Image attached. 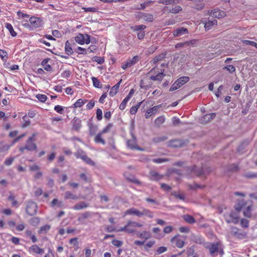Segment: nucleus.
I'll return each instance as SVG.
<instances>
[{"instance_id":"obj_1","label":"nucleus","mask_w":257,"mask_h":257,"mask_svg":"<svg viewBox=\"0 0 257 257\" xmlns=\"http://www.w3.org/2000/svg\"><path fill=\"white\" fill-rule=\"evenodd\" d=\"M188 171L190 173H194L197 176H200L204 175L206 173H209L210 171V168H197L196 166H194L192 167H189Z\"/></svg>"},{"instance_id":"obj_2","label":"nucleus","mask_w":257,"mask_h":257,"mask_svg":"<svg viewBox=\"0 0 257 257\" xmlns=\"http://www.w3.org/2000/svg\"><path fill=\"white\" fill-rule=\"evenodd\" d=\"M75 156L77 158H81L87 164L92 166L95 165V163L92 161L86 154V153L81 149H78L74 154Z\"/></svg>"},{"instance_id":"obj_3","label":"nucleus","mask_w":257,"mask_h":257,"mask_svg":"<svg viewBox=\"0 0 257 257\" xmlns=\"http://www.w3.org/2000/svg\"><path fill=\"white\" fill-rule=\"evenodd\" d=\"M189 80V78L187 76H182L178 79L172 85L170 89V91H173L180 88L182 85L187 83Z\"/></svg>"},{"instance_id":"obj_4","label":"nucleus","mask_w":257,"mask_h":257,"mask_svg":"<svg viewBox=\"0 0 257 257\" xmlns=\"http://www.w3.org/2000/svg\"><path fill=\"white\" fill-rule=\"evenodd\" d=\"M37 210V204L31 200L27 202L26 211L27 213L30 216L36 214Z\"/></svg>"},{"instance_id":"obj_5","label":"nucleus","mask_w":257,"mask_h":257,"mask_svg":"<svg viewBox=\"0 0 257 257\" xmlns=\"http://www.w3.org/2000/svg\"><path fill=\"white\" fill-rule=\"evenodd\" d=\"M35 134H33L32 136L29 138L26 142V144L25 146V148L29 151H32L36 150L37 147L36 144L35 143L36 141L35 139Z\"/></svg>"},{"instance_id":"obj_6","label":"nucleus","mask_w":257,"mask_h":257,"mask_svg":"<svg viewBox=\"0 0 257 257\" xmlns=\"http://www.w3.org/2000/svg\"><path fill=\"white\" fill-rule=\"evenodd\" d=\"M226 221L228 223H233L236 224L238 222L239 218L237 214L233 211H231L229 214L225 215Z\"/></svg>"},{"instance_id":"obj_7","label":"nucleus","mask_w":257,"mask_h":257,"mask_svg":"<svg viewBox=\"0 0 257 257\" xmlns=\"http://www.w3.org/2000/svg\"><path fill=\"white\" fill-rule=\"evenodd\" d=\"M230 234L239 239L246 238V233L244 232L239 231V229L236 227L232 228Z\"/></svg>"},{"instance_id":"obj_8","label":"nucleus","mask_w":257,"mask_h":257,"mask_svg":"<svg viewBox=\"0 0 257 257\" xmlns=\"http://www.w3.org/2000/svg\"><path fill=\"white\" fill-rule=\"evenodd\" d=\"M188 143L187 141L182 140H173L169 143V145L173 148L182 147L186 145Z\"/></svg>"},{"instance_id":"obj_9","label":"nucleus","mask_w":257,"mask_h":257,"mask_svg":"<svg viewBox=\"0 0 257 257\" xmlns=\"http://www.w3.org/2000/svg\"><path fill=\"white\" fill-rule=\"evenodd\" d=\"M208 14L212 16L213 18L220 19L225 16V12L220 10L215 9L208 11Z\"/></svg>"},{"instance_id":"obj_10","label":"nucleus","mask_w":257,"mask_h":257,"mask_svg":"<svg viewBox=\"0 0 257 257\" xmlns=\"http://www.w3.org/2000/svg\"><path fill=\"white\" fill-rule=\"evenodd\" d=\"M179 234L174 236L171 238V242L175 244V246L177 247L182 248L184 245L185 242L183 240L179 238Z\"/></svg>"},{"instance_id":"obj_11","label":"nucleus","mask_w":257,"mask_h":257,"mask_svg":"<svg viewBox=\"0 0 257 257\" xmlns=\"http://www.w3.org/2000/svg\"><path fill=\"white\" fill-rule=\"evenodd\" d=\"M197 43V40H192L183 43H179L175 45L176 48H186L190 46H194Z\"/></svg>"},{"instance_id":"obj_12","label":"nucleus","mask_w":257,"mask_h":257,"mask_svg":"<svg viewBox=\"0 0 257 257\" xmlns=\"http://www.w3.org/2000/svg\"><path fill=\"white\" fill-rule=\"evenodd\" d=\"M29 22L35 28H39L43 24L42 20L39 18L35 17H31L29 19Z\"/></svg>"},{"instance_id":"obj_13","label":"nucleus","mask_w":257,"mask_h":257,"mask_svg":"<svg viewBox=\"0 0 257 257\" xmlns=\"http://www.w3.org/2000/svg\"><path fill=\"white\" fill-rule=\"evenodd\" d=\"M150 179L154 181H158L163 178V176L159 174L155 171L152 170L150 172Z\"/></svg>"},{"instance_id":"obj_14","label":"nucleus","mask_w":257,"mask_h":257,"mask_svg":"<svg viewBox=\"0 0 257 257\" xmlns=\"http://www.w3.org/2000/svg\"><path fill=\"white\" fill-rule=\"evenodd\" d=\"M190 239L197 244H201L203 242L202 237L199 234H192L190 236Z\"/></svg>"},{"instance_id":"obj_15","label":"nucleus","mask_w":257,"mask_h":257,"mask_svg":"<svg viewBox=\"0 0 257 257\" xmlns=\"http://www.w3.org/2000/svg\"><path fill=\"white\" fill-rule=\"evenodd\" d=\"M217 25V20L214 18L209 19L207 22L205 23L204 27L206 30H209L211 29L212 27Z\"/></svg>"},{"instance_id":"obj_16","label":"nucleus","mask_w":257,"mask_h":257,"mask_svg":"<svg viewBox=\"0 0 257 257\" xmlns=\"http://www.w3.org/2000/svg\"><path fill=\"white\" fill-rule=\"evenodd\" d=\"M188 29L184 28H178L174 32V36L175 37H179L184 34H188Z\"/></svg>"},{"instance_id":"obj_17","label":"nucleus","mask_w":257,"mask_h":257,"mask_svg":"<svg viewBox=\"0 0 257 257\" xmlns=\"http://www.w3.org/2000/svg\"><path fill=\"white\" fill-rule=\"evenodd\" d=\"M124 214L125 215H135L138 217H141V211L138 210V209L135 208H131L129 209H127L125 212Z\"/></svg>"},{"instance_id":"obj_18","label":"nucleus","mask_w":257,"mask_h":257,"mask_svg":"<svg viewBox=\"0 0 257 257\" xmlns=\"http://www.w3.org/2000/svg\"><path fill=\"white\" fill-rule=\"evenodd\" d=\"M127 146L131 149L143 150V149L137 146L136 139L134 138L133 139L128 140L127 141Z\"/></svg>"},{"instance_id":"obj_19","label":"nucleus","mask_w":257,"mask_h":257,"mask_svg":"<svg viewBox=\"0 0 257 257\" xmlns=\"http://www.w3.org/2000/svg\"><path fill=\"white\" fill-rule=\"evenodd\" d=\"M165 71V70L163 69H161V72L159 73L158 75H152L150 77V79L152 80H154V81H156V80H159V81H161L163 77L165 76V74H164V72Z\"/></svg>"},{"instance_id":"obj_20","label":"nucleus","mask_w":257,"mask_h":257,"mask_svg":"<svg viewBox=\"0 0 257 257\" xmlns=\"http://www.w3.org/2000/svg\"><path fill=\"white\" fill-rule=\"evenodd\" d=\"M211 254L217 252L219 249V244L218 242L213 243L208 247Z\"/></svg>"},{"instance_id":"obj_21","label":"nucleus","mask_w":257,"mask_h":257,"mask_svg":"<svg viewBox=\"0 0 257 257\" xmlns=\"http://www.w3.org/2000/svg\"><path fill=\"white\" fill-rule=\"evenodd\" d=\"M88 206V204L84 201L80 202V203L75 205L73 207V209L76 210H81L86 208Z\"/></svg>"},{"instance_id":"obj_22","label":"nucleus","mask_w":257,"mask_h":257,"mask_svg":"<svg viewBox=\"0 0 257 257\" xmlns=\"http://www.w3.org/2000/svg\"><path fill=\"white\" fill-rule=\"evenodd\" d=\"M166 53H161L160 54H159V55L156 56L152 61H151V63H152L153 64H156L157 63H158V62L159 61H161L162 60H163L165 57H166Z\"/></svg>"},{"instance_id":"obj_23","label":"nucleus","mask_w":257,"mask_h":257,"mask_svg":"<svg viewBox=\"0 0 257 257\" xmlns=\"http://www.w3.org/2000/svg\"><path fill=\"white\" fill-rule=\"evenodd\" d=\"M30 250L36 253L40 254L43 253L44 252V249L40 248L38 245L35 244L33 245L32 246H31L30 248Z\"/></svg>"},{"instance_id":"obj_24","label":"nucleus","mask_w":257,"mask_h":257,"mask_svg":"<svg viewBox=\"0 0 257 257\" xmlns=\"http://www.w3.org/2000/svg\"><path fill=\"white\" fill-rule=\"evenodd\" d=\"M117 232L125 231L128 233H132L135 232V230L134 229L129 227L128 223L127 222L125 226L119 228L117 230Z\"/></svg>"},{"instance_id":"obj_25","label":"nucleus","mask_w":257,"mask_h":257,"mask_svg":"<svg viewBox=\"0 0 257 257\" xmlns=\"http://www.w3.org/2000/svg\"><path fill=\"white\" fill-rule=\"evenodd\" d=\"M121 82V80H120L117 83H116L111 88V90L109 92L110 96L112 97L114 96L116 94Z\"/></svg>"},{"instance_id":"obj_26","label":"nucleus","mask_w":257,"mask_h":257,"mask_svg":"<svg viewBox=\"0 0 257 257\" xmlns=\"http://www.w3.org/2000/svg\"><path fill=\"white\" fill-rule=\"evenodd\" d=\"M92 213L89 211L85 212L84 213L81 214V215L78 218V221L82 222L84 220L87 219L91 216Z\"/></svg>"},{"instance_id":"obj_27","label":"nucleus","mask_w":257,"mask_h":257,"mask_svg":"<svg viewBox=\"0 0 257 257\" xmlns=\"http://www.w3.org/2000/svg\"><path fill=\"white\" fill-rule=\"evenodd\" d=\"M73 129L78 131L81 127V121L78 119H75L73 120Z\"/></svg>"},{"instance_id":"obj_28","label":"nucleus","mask_w":257,"mask_h":257,"mask_svg":"<svg viewBox=\"0 0 257 257\" xmlns=\"http://www.w3.org/2000/svg\"><path fill=\"white\" fill-rule=\"evenodd\" d=\"M50 205L52 207H54L57 205L58 207L61 208L64 206V203L62 201H59L57 199H54L51 202Z\"/></svg>"},{"instance_id":"obj_29","label":"nucleus","mask_w":257,"mask_h":257,"mask_svg":"<svg viewBox=\"0 0 257 257\" xmlns=\"http://www.w3.org/2000/svg\"><path fill=\"white\" fill-rule=\"evenodd\" d=\"M103 134L101 132H99L94 138V141L96 143H100L102 145L105 144V142L104 139L102 138V135Z\"/></svg>"},{"instance_id":"obj_30","label":"nucleus","mask_w":257,"mask_h":257,"mask_svg":"<svg viewBox=\"0 0 257 257\" xmlns=\"http://www.w3.org/2000/svg\"><path fill=\"white\" fill-rule=\"evenodd\" d=\"M181 0H160L159 3L164 5L176 4H179Z\"/></svg>"},{"instance_id":"obj_31","label":"nucleus","mask_w":257,"mask_h":257,"mask_svg":"<svg viewBox=\"0 0 257 257\" xmlns=\"http://www.w3.org/2000/svg\"><path fill=\"white\" fill-rule=\"evenodd\" d=\"M48 61V59H44L42 61L41 65L44 67L45 70H46L47 71H51L52 70V67L49 64H47Z\"/></svg>"},{"instance_id":"obj_32","label":"nucleus","mask_w":257,"mask_h":257,"mask_svg":"<svg viewBox=\"0 0 257 257\" xmlns=\"http://www.w3.org/2000/svg\"><path fill=\"white\" fill-rule=\"evenodd\" d=\"M64 199L66 200L69 199L77 200L78 199V197L76 195H74L71 192L68 191L65 193Z\"/></svg>"},{"instance_id":"obj_33","label":"nucleus","mask_w":257,"mask_h":257,"mask_svg":"<svg viewBox=\"0 0 257 257\" xmlns=\"http://www.w3.org/2000/svg\"><path fill=\"white\" fill-rule=\"evenodd\" d=\"M184 220L188 223L193 224L195 222V218L190 215H184L183 216Z\"/></svg>"},{"instance_id":"obj_34","label":"nucleus","mask_w":257,"mask_h":257,"mask_svg":"<svg viewBox=\"0 0 257 257\" xmlns=\"http://www.w3.org/2000/svg\"><path fill=\"white\" fill-rule=\"evenodd\" d=\"M165 121V118L164 116H161L156 118L155 120V124L156 126L160 127Z\"/></svg>"},{"instance_id":"obj_35","label":"nucleus","mask_w":257,"mask_h":257,"mask_svg":"<svg viewBox=\"0 0 257 257\" xmlns=\"http://www.w3.org/2000/svg\"><path fill=\"white\" fill-rule=\"evenodd\" d=\"M65 50L66 53L68 55H70L73 53V50L71 48V44L69 43L68 41H67L65 43Z\"/></svg>"},{"instance_id":"obj_36","label":"nucleus","mask_w":257,"mask_h":257,"mask_svg":"<svg viewBox=\"0 0 257 257\" xmlns=\"http://www.w3.org/2000/svg\"><path fill=\"white\" fill-rule=\"evenodd\" d=\"M84 35L82 34H79L75 38V40L76 42L80 45L84 44Z\"/></svg>"},{"instance_id":"obj_37","label":"nucleus","mask_w":257,"mask_h":257,"mask_svg":"<svg viewBox=\"0 0 257 257\" xmlns=\"http://www.w3.org/2000/svg\"><path fill=\"white\" fill-rule=\"evenodd\" d=\"M146 215L152 218L153 217V213L147 209H143L141 211V216Z\"/></svg>"},{"instance_id":"obj_38","label":"nucleus","mask_w":257,"mask_h":257,"mask_svg":"<svg viewBox=\"0 0 257 257\" xmlns=\"http://www.w3.org/2000/svg\"><path fill=\"white\" fill-rule=\"evenodd\" d=\"M6 28L9 31L12 37H15L17 36V33L14 31L13 26L9 23L6 24Z\"/></svg>"},{"instance_id":"obj_39","label":"nucleus","mask_w":257,"mask_h":257,"mask_svg":"<svg viewBox=\"0 0 257 257\" xmlns=\"http://www.w3.org/2000/svg\"><path fill=\"white\" fill-rule=\"evenodd\" d=\"M146 26L144 25H135L131 27V29L134 32L135 31H142V30L145 29Z\"/></svg>"},{"instance_id":"obj_40","label":"nucleus","mask_w":257,"mask_h":257,"mask_svg":"<svg viewBox=\"0 0 257 257\" xmlns=\"http://www.w3.org/2000/svg\"><path fill=\"white\" fill-rule=\"evenodd\" d=\"M140 59V57L139 56H134L132 59L128 60L127 62L130 66L134 65L137 63Z\"/></svg>"},{"instance_id":"obj_41","label":"nucleus","mask_w":257,"mask_h":257,"mask_svg":"<svg viewBox=\"0 0 257 257\" xmlns=\"http://www.w3.org/2000/svg\"><path fill=\"white\" fill-rule=\"evenodd\" d=\"M154 2L152 1H148L143 4H141L140 7H138L136 8L137 10H144L146 8V7L150 5L153 4Z\"/></svg>"},{"instance_id":"obj_42","label":"nucleus","mask_w":257,"mask_h":257,"mask_svg":"<svg viewBox=\"0 0 257 257\" xmlns=\"http://www.w3.org/2000/svg\"><path fill=\"white\" fill-rule=\"evenodd\" d=\"M139 237L142 238H145L146 240L149 239L151 237V234L150 232L144 231L141 232L139 235Z\"/></svg>"},{"instance_id":"obj_43","label":"nucleus","mask_w":257,"mask_h":257,"mask_svg":"<svg viewBox=\"0 0 257 257\" xmlns=\"http://www.w3.org/2000/svg\"><path fill=\"white\" fill-rule=\"evenodd\" d=\"M127 223H128V225L129 226V227L131 226V227H141L142 226H143V224H141V223H138L136 221H131V220H128L127 221Z\"/></svg>"},{"instance_id":"obj_44","label":"nucleus","mask_w":257,"mask_h":257,"mask_svg":"<svg viewBox=\"0 0 257 257\" xmlns=\"http://www.w3.org/2000/svg\"><path fill=\"white\" fill-rule=\"evenodd\" d=\"M142 102H139L136 106H132L130 109V113L131 114H135L137 112L138 109L140 107Z\"/></svg>"},{"instance_id":"obj_45","label":"nucleus","mask_w":257,"mask_h":257,"mask_svg":"<svg viewBox=\"0 0 257 257\" xmlns=\"http://www.w3.org/2000/svg\"><path fill=\"white\" fill-rule=\"evenodd\" d=\"M87 101V100H83L81 99H79L73 104L74 107H75V108L80 107Z\"/></svg>"},{"instance_id":"obj_46","label":"nucleus","mask_w":257,"mask_h":257,"mask_svg":"<svg viewBox=\"0 0 257 257\" xmlns=\"http://www.w3.org/2000/svg\"><path fill=\"white\" fill-rule=\"evenodd\" d=\"M92 81L93 82V86L96 88H101L102 85L99 81L95 77H93L92 78Z\"/></svg>"},{"instance_id":"obj_47","label":"nucleus","mask_w":257,"mask_h":257,"mask_svg":"<svg viewBox=\"0 0 257 257\" xmlns=\"http://www.w3.org/2000/svg\"><path fill=\"white\" fill-rule=\"evenodd\" d=\"M224 70H227L229 73H233L235 71V67L232 65H228L222 68Z\"/></svg>"},{"instance_id":"obj_48","label":"nucleus","mask_w":257,"mask_h":257,"mask_svg":"<svg viewBox=\"0 0 257 257\" xmlns=\"http://www.w3.org/2000/svg\"><path fill=\"white\" fill-rule=\"evenodd\" d=\"M50 225H45L40 228L39 232V233H46L50 229Z\"/></svg>"},{"instance_id":"obj_49","label":"nucleus","mask_w":257,"mask_h":257,"mask_svg":"<svg viewBox=\"0 0 257 257\" xmlns=\"http://www.w3.org/2000/svg\"><path fill=\"white\" fill-rule=\"evenodd\" d=\"M30 223L33 226H37L40 222V219L38 217H34L30 220Z\"/></svg>"},{"instance_id":"obj_50","label":"nucleus","mask_w":257,"mask_h":257,"mask_svg":"<svg viewBox=\"0 0 257 257\" xmlns=\"http://www.w3.org/2000/svg\"><path fill=\"white\" fill-rule=\"evenodd\" d=\"M182 8L179 6H177L175 8L169 10V12L173 14H177L182 11Z\"/></svg>"},{"instance_id":"obj_51","label":"nucleus","mask_w":257,"mask_h":257,"mask_svg":"<svg viewBox=\"0 0 257 257\" xmlns=\"http://www.w3.org/2000/svg\"><path fill=\"white\" fill-rule=\"evenodd\" d=\"M169 159L166 158H158V159H153L152 161L155 163L160 164L164 162H168Z\"/></svg>"},{"instance_id":"obj_52","label":"nucleus","mask_w":257,"mask_h":257,"mask_svg":"<svg viewBox=\"0 0 257 257\" xmlns=\"http://www.w3.org/2000/svg\"><path fill=\"white\" fill-rule=\"evenodd\" d=\"M11 147V145H0V152L3 153L4 152L8 151Z\"/></svg>"},{"instance_id":"obj_53","label":"nucleus","mask_w":257,"mask_h":257,"mask_svg":"<svg viewBox=\"0 0 257 257\" xmlns=\"http://www.w3.org/2000/svg\"><path fill=\"white\" fill-rule=\"evenodd\" d=\"M8 200L12 202V205L14 207H18V202L15 199L13 195H10L8 197Z\"/></svg>"},{"instance_id":"obj_54","label":"nucleus","mask_w":257,"mask_h":257,"mask_svg":"<svg viewBox=\"0 0 257 257\" xmlns=\"http://www.w3.org/2000/svg\"><path fill=\"white\" fill-rule=\"evenodd\" d=\"M112 126L113 124L112 123H109L102 130V131L101 132V133L104 134L109 132L112 127Z\"/></svg>"},{"instance_id":"obj_55","label":"nucleus","mask_w":257,"mask_h":257,"mask_svg":"<svg viewBox=\"0 0 257 257\" xmlns=\"http://www.w3.org/2000/svg\"><path fill=\"white\" fill-rule=\"evenodd\" d=\"M167 139L166 137L163 136L162 137H156L153 139V142L155 143H160L163 142Z\"/></svg>"},{"instance_id":"obj_56","label":"nucleus","mask_w":257,"mask_h":257,"mask_svg":"<svg viewBox=\"0 0 257 257\" xmlns=\"http://www.w3.org/2000/svg\"><path fill=\"white\" fill-rule=\"evenodd\" d=\"M37 98L41 102H45L47 100V96L44 94H37L36 95Z\"/></svg>"},{"instance_id":"obj_57","label":"nucleus","mask_w":257,"mask_h":257,"mask_svg":"<svg viewBox=\"0 0 257 257\" xmlns=\"http://www.w3.org/2000/svg\"><path fill=\"white\" fill-rule=\"evenodd\" d=\"M92 60L93 61L97 62L99 64H102L104 61V59L103 58L97 56L93 57L92 58Z\"/></svg>"},{"instance_id":"obj_58","label":"nucleus","mask_w":257,"mask_h":257,"mask_svg":"<svg viewBox=\"0 0 257 257\" xmlns=\"http://www.w3.org/2000/svg\"><path fill=\"white\" fill-rule=\"evenodd\" d=\"M155 241H150L147 243L145 245L144 249L145 250L147 251L149 250V248H151L153 246V245L155 244Z\"/></svg>"},{"instance_id":"obj_59","label":"nucleus","mask_w":257,"mask_h":257,"mask_svg":"<svg viewBox=\"0 0 257 257\" xmlns=\"http://www.w3.org/2000/svg\"><path fill=\"white\" fill-rule=\"evenodd\" d=\"M112 244L116 246L120 247L122 245L123 242L117 239H113L111 241Z\"/></svg>"},{"instance_id":"obj_60","label":"nucleus","mask_w":257,"mask_h":257,"mask_svg":"<svg viewBox=\"0 0 257 257\" xmlns=\"http://www.w3.org/2000/svg\"><path fill=\"white\" fill-rule=\"evenodd\" d=\"M76 52L79 54H87V50L86 49L80 47H78L77 48Z\"/></svg>"},{"instance_id":"obj_61","label":"nucleus","mask_w":257,"mask_h":257,"mask_svg":"<svg viewBox=\"0 0 257 257\" xmlns=\"http://www.w3.org/2000/svg\"><path fill=\"white\" fill-rule=\"evenodd\" d=\"M79 177L81 179L83 180L85 182H88L90 181L89 177H88L85 173H81L80 174Z\"/></svg>"},{"instance_id":"obj_62","label":"nucleus","mask_w":257,"mask_h":257,"mask_svg":"<svg viewBox=\"0 0 257 257\" xmlns=\"http://www.w3.org/2000/svg\"><path fill=\"white\" fill-rule=\"evenodd\" d=\"M167 247H166L165 246L159 247L156 250V252H157L156 254H160L165 252L166 251H167Z\"/></svg>"},{"instance_id":"obj_63","label":"nucleus","mask_w":257,"mask_h":257,"mask_svg":"<svg viewBox=\"0 0 257 257\" xmlns=\"http://www.w3.org/2000/svg\"><path fill=\"white\" fill-rule=\"evenodd\" d=\"M243 43L246 45H250L257 48V43L255 42L249 40H244Z\"/></svg>"},{"instance_id":"obj_64","label":"nucleus","mask_w":257,"mask_h":257,"mask_svg":"<svg viewBox=\"0 0 257 257\" xmlns=\"http://www.w3.org/2000/svg\"><path fill=\"white\" fill-rule=\"evenodd\" d=\"M143 19L144 20L148 22H152L153 21V17L152 15L147 14L144 16Z\"/></svg>"}]
</instances>
